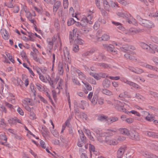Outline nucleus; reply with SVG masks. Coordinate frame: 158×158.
Here are the masks:
<instances>
[{"label": "nucleus", "instance_id": "obj_1", "mask_svg": "<svg viewBox=\"0 0 158 158\" xmlns=\"http://www.w3.org/2000/svg\"><path fill=\"white\" fill-rule=\"evenodd\" d=\"M116 131V130L115 129H108L106 132H102V130L99 129H96L95 131L98 140L100 142H102L103 141L105 136H111L113 135V133H114Z\"/></svg>", "mask_w": 158, "mask_h": 158}, {"label": "nucleus", "instance_id": "obj_2", "mask_svg": "<svg viewBox=\"0 0 158 158\" xmlns=\"http://www.w3.org/2000/svg\"><path fill=\"white\" fill-rule=\"evenodd\" d=\"M53 12L55 14L57 12L59 16L61 17L62 15V8L61 6V2L60 1H57L54 3L53 8Z\"/></svg>", "mask_w": 158, "mask_h": 158}, {"label": "nucleus", "instance_id": "obj_3", "mask_svg": "<svg viewBox=\"0 0 158 158\" xmlns=\"http://www.w3.org/2000/svg\"><path fill=\"white\" fill-rule=\"evenodd\" d=\"M53 87H56V89H58V93H60V90L62 89L63 86V81L61 78H60L58 77H56L55 79V81L52 83Z\"/></svg>", "mask_w": 158, "mask_h": 158}, {"label": "nucleus", "instance_id": "obj_4", "mask_svg": "<svg viewBox=\"0 0 158 158\" xmlns=\"http://www.w3.org/2000/svg\"><path fill=\"white\" fill-rule=\"evenodd\" d=\"M77 29L76 28L74 29L72 31L73 33H71L70 35V38L73 40H74V43L77 44H78L82 45L84 44V41L81 39L79 38L76 36V32Z\"/></svg>", "mask_w": 158, "mask_h": 158}, {"label": "nucleus", "instance_id": "obj_5", "mask_svg": "<svg viewBox=\"0 0 158 158\" xmlns=\"http://www.w3.org/2000/svg\"><path fill=\"white\" fill-rule=\"evenodd\" d=\"M36 69L37 73L39 75V78L40 80L43 82H45L46 79L44 77L42 74L41 72L43 74H47L48 72V70L45 67L40 68L38 67H36Z\"/></svg>", "mask_w": 158, "mask_h": 158}, {"label": "nucleus", "instance_id": "obj_6", "mask_svg": "<svg viewBox=\"0 0 158 158\" xmlns=\"http://www.w3.org/2000/svg\"><path fill=\"white\" fill-rule=\"evenodd\" d=\"M117 14L119 16L123 18L125 17L127 18V21L129 23H134L135 22V19H133L132 17H131L130 14L129 15H127V13L118 12Z\"/></svg>", "mask_w": 158, "mask_h": 158}, {"label": "nucleus", "instance_id": "obj_7", "mask_svg": "<svg viewBox=\"0 0 158 158\" xmlns=\"http://www.w3.org/2000/svg\"><path fill=\"white\" fill-rule=\"evenodd\" d=\"M102 30H98L96 36L97 37V40L99 41H106L110 39V35L107 34H104L101 37L99 36L102 34Z\"/></svg>", "mask_w": 158, "mask_h": 158}, {"label": "nucleus", "instance_id": "obj_8", "mask_svg": "<svg viewBox=\"0 0 158 158\" xmlns=\"http://www.w3.org/2000/svg\"><path fill=\"white\" fill-rule=\"evenodd\" d=\"M93 95V92H90L88 94L87 98L91 101V105L93 106H94L97 103L98 97L96 95H95L93 96V98H92Z\"/></svg>", "mask_w": 158, "mask_h": 158}, {"label": "nucleus", "instance_id": "obj_9", "mask_svg": "<svg viewBox=\"0 0 158 158\" xmlns=\"http://www.w3.org/2000/svg\"><path fill=\"white\" fill-rule=\"evenodd\" d=\"M115 108L118 110L124 112L125 113H128V110L126 109L123 108L124 104L120 101H115Z\"/></svg>", "mask_w": 158, "mask_h": 158}, {"label": "nucleus", "instance_id": "obj_10", "mask_svg": "<svg viewBox=\"0 0 158 158\" xmlns=\"http://www.w3.org/2000/svg\"><path fill=\"white\" fill-rule=\"evenodd\" d=\"M120 49L122 51L125 52H131L132 51L135 50V48L134 46L125 45L120 48Z\"/></svg>", "mask_w": 158, "mask_h": 158}, {"label": "nucleus", "instance_id": "obj_11", "mask_svg": "<svg viewBox=\"0 0 158 158\" xmlns=\"http://www.w3.org/2000/svg\"><path fill=\"white\" fill-rule=\"evenodd\" d=\"M88 17L89 18V19H88V18L86 17H84L82 18L81 20V26H85L88 23H89V24L91 23V22L89 21V19L90 20L91 19L92 16L90 15H89L88 16Z\"/></svg>", "mask_w": 158, "mask_h": 158}, {"label": "nucleus", "instance_id": "obj_12", "mask_svg": "<svg viewBox=\"0 0 158 158\" xmlns=\"http://www.w3.org/2000/svg\"><path fill=\"white\" fill-rule=\"evenodd\" d=\"M130 137L131 139L135 141H139V138L138 135V133L135 130H132L130 133Z\"/></svg>", "mask_w": 158, "mask_h": 158}, {"label": "nucleus", "instance_id": "obj_13", "mask_svg": "<svg viewBox=\"0 0 158 158\" xmlns=\"http://www.w3.org/2000/svg\"><path fill=\"white\" fill-rule=\"evenodd\" d=\"M105 142L107 144L110 145H115L118 143L115 139L110 138H106Z\"/></svg>", "mask_w": 158, "mask_h": 158}, {"label": "nucleus", "instance_id": "obj_14", "mask_svg": "<svg viewBox=\"0 0 158 158\" xmlns=\"http://www.w3.org/2000/svg\"><path fill=\"white\" fill-rule=\"evenodd\" d=\"M11 81L15 85L17 86H19L20 87H22L23 81L19 78L13 77L11 78Z\"/></svg>", "mask_w": 158, "mask_h": 158}, {"label": "nucleus", "instance_id": "obj_15", "mask_svg": "<svg viewBox=\"0 0 158 158\" xmlns=\"http://www.w3.org/2000/svg\"><path fill=\"white\" fill-rule=\"evenodd\" d=\"M141 24L144 26L147 27H152L153 26L152 23L149 21L142 19L140 21Z\"/></svg>", "mask_w": 158, "mask_h": 158}, {"label": "nucleus", "instance_id": "obj_16", "mask_svg": "<svg viewBox=\"0 0 158 158\" xmlns=\"http://www.w3.org/2000/svg\"><path fill=\"white\" fill-rule=\"evenodd\" d=\"M89 106V103L87 101L82 100L79 104V106L83 110L87 108Z\"/></svg>", "mask_w": 158, "mask_h": 158}, {"label": "nucleus", "instance_id": "obj_17", "mask_svg": "<svg viewBox=\"0 0 158 158\" xmlns=\"http://www.w3.org/2000/svg\"><path fill=\"white\" fill-rule=\"evenodd\" d=\"M131 54H126L124 55V56L125 58L127 59L131 60H134L135 59V55L136 54V52L134 51L131 52Z\"/></svg>", "mask_w": 158, "mask_h": 158}, {"label": "nucleus", "instance_id": "obj_18", "mask_svg": "<svg viewBox=\"0 0 158 158\" xmlns=\"http://www.w3.org/2000/svg\"><path fill=\"white\" fill-rule=\"evenodd\" d=\"M125 148L121 147L119 148L117 151V156L118 158H121L123 157V155L125 151Z\"/></svg>", "mask_w": 158, "mask_h": 158}, {"label": "nucleus", "instance_id": "obj_19", "mask_svg": "<svg viewBox=\"0 0 158 158\" xmlns=\"http://www.w3.org/2000/svg\"><path fill=\"white\" fill-rule=\"evenodd\" d=\"M118 131L121 134L123 135L127 136L130 135V131L126 128H120L118 129Z\"/></svg>", "mask_w": 158, "mask_h": 158}, {"label": "nucleus", "instance_id": "obj_20", "mask_svg": "<svg viewBox=\"0 0 158 158\" xmlns=\"http://www.w3.org/2000/svg\"><path fill=\"white\" fill-rule=\"evenodd\" d=\"M143 155L144 156L148 158H158V156L147 152H143Z\"/></svg>", "mask_w": 158, "mask_h": 158}, {"label": "nucleus", "instance_id": "obj_21", "mask_svg": "<svg viewBox=\"0 0 158 158\" xmlns=\"http://www.w3.org/2000/svg\"><path fill=\"white\" fill-rule=\"evenodd\" d=\"M143 116L145 118V119L148 121H151L153 120V117L149 113L146 111L143 112Z\"/></svg>", "mask_w": 158, "mask_h": 158}, {"label": "nucleus", "instance_id": "obj_22", "mask_svg": "<svg viewBox=\"0 0 158 158\" xmlns=\"http://www.w3.org/2000/svg\"><path fill=\"white\" fill-rule=\"evenodd\" d=\"M1 33L3 38L6 40H8L9 38V35L6 30L5 29H2Z\"/></svg>", "mask_w": 158, "mask_h": 158}, {"label": "nucleus", "instance_id": "obj_23", "mask_svg": "<svg viewBox=\"0 0 158 158\" xmlns=\"http://www.w3.org/2000/svg\"><path fill=\"white\" fill-rule=\"evenodd\" d=\"M58 73L60 75H62L64 73L63 64L62 62H60L58 64Z\"/></svg>", "mask_w": 158, "mask_h": 158}, {"label": "nucleus", "instance_id": "obj_24", "mask_svg": "<svg viewBox=\"0 0 158 158\" xmlns=\"http://www.w3.org/2000/svg\"><path fill=\"white\" fill-rule=\"evenodd\" d=\"M105 59V56L101 53H98L96 54L95 55V56L93 58V59L95 60H103Z\"/></svg>", "mask_w": 158, "mask_h": 158}, {"label": "nucleus", "instance_id": "obj_25", "mask_svg": "<svg viewBox=\"0 0 158 158\" xmlns=\"http://www.w3.org/2000/svg\"><path fill=\"white\" fill-rule=\"evenodd\" d=\"M102 84L104 87L108 88L110 85V81L108 79H106L103 81Z\"/></svg>", "mask_w": 158, "mask_h": 158}, {"label": "nucleus", "instance_id": "obj_26", "mask_svg": "<svg viewBox=\"0 0 158 158\" xmlns=\"http://www.w3.org/2000/svg\"><path fill=\"white\" fill-rule=\"evenodd\" d=\"M85 132L87 135L89 139L92 141H94V139L91 133L89 130L85 129Z\"/></svg>", "mask_w": 158, "mask_h": 158}, {"label": "nucleus", "instance_id": "obj_27", "mask_svg": "<svg viewBox=\"0 0 158 158\" xmlns=\"http://www.w3.org/2000/svg\"><path fill=\"white\" fill-rule=\"evenodd\" d=\"M8 122L10 124L15 123L17 122L22 124L21 121L19 119H14L13 118H11L8 120Z\"/></svg>", "mask_w": 158, "mask_h": 158}, {"label": "nucleus", "instance_id": "obj_28", "mask_svg": "<svg viewBox=\"0 0 158 158\" xmlns=\"http://www.w3.org/2000/svg\"><path fill=\"white\" fill-rule=\"evenodd\" d=\"M152 46H153L151 45V46H150L144 43H142L141 44V46L143 49H149V51L150 52V50L152 49Z\"/></svg>", "mask_w": 158, "mask_h": 158}, {"label": "nucleus", "instance_id": "obj_29", "mask_svg": "<svg viewBox=\"0 0 158 158\" xmlns=\"http://www.w3.org/2000/svg\"><path fill=\"white\" fill-rule=\"evenodd\" d=\"M64 56L66 59H67V58L68 60H69V52L67 48H65L64 49Z\"/></svg>", "mask_w": 158, "mask_h": 158}, {"label": "nucleus", "instance_id": "obj_30", "mask_svg": "<svg viewBox=\"0 0 158 158\" xmlns=\"http://www.w3.org/2000/svg\"><path fill=\"white\" fill-rule=\"evenodd\" d=\"M22 80L24 82L25 85L27 87L29 84V81L27 76L25 75H23L22 77Z\"/></svg>", "mask_w": 158, "mask_h": 158}, {"label": "nucleus", "instance_id": "obj_31", "mask_svg": "<svg viewBox=\"0 0 158 158\" xmlns=\"http://www.w3.org/2000/svg\"><path fill=\"white\" fill-rule=\"evenodd\" d=\"M89 74L96 79L98 80L100 79L99 73L98 74L94 72H90Z\"/></svg>", "mask_w": 158, "mask_h": 158}, {"label": "nucleus", "instance_id": "obj_32", "mask_svg": "<svg viewBox=\"0 0 158 158\" xmlns=\"http://www.w3.org/2000/svg\"><path fill=\"white\" fill-rule=\"evenodd\" d=\"M114 47L113 45H109V47L107 50L108 51H111L112 53L114 54L117 53V51H116L114 50Z\"/></svg>", "mask_w": 158, "mask_h": 158}, {"label": "nucleus", "instance_id": "obj_33", "mask_svg": "<svg viewBox=\"0 0 158 158\" xmlns=\"http://www.w3.org/2000/svg\"><path fill=\"white\" fill-rule=\"evenodd\" d=\"M72 71L73 72H75L78 73L79 76H81L82 77H85L84 74L82 72H81L80 70L75 68H73Z\"/></svg>", "mask_w": 158, "mask_h": 158}, {"label": "nucleus", "instance_id": "obj_34", "mask_svg": "<svg viewBox=\"0 0 158 158\" xmlns=\"http://www.w3.org/2000/svg\"><path fill=\"white\" fill-rule=\"evenodd\" d=\"M102 92L103 94L107 95L110 96L113 95L112 92L108 89H103L102 91Z\"/></svg>", "mask_w": 158, "mask_h": 158}, {"label": "nucleus", "instance_id": "obj_35", "mask_svg": "<svg viewBox=\"0 0 158 158\" xmlns=\"http://www.w3.org/2000/svg\"><path fill=\"white\" fill-rule=\"evenodd\" d=\"M23 103L24 105H31L30 99L28 98H26L23 101Z\"/></svg>", "mask_w": 158, "mask_h": 158}, {"label": "nucleus", "instance_id": "obj_36", "mask_svg": "<svg viewBox=\"0 0 158 158\" xmlns=\"http://www.w3.org/2000/svg\"><path fill=\"white\" fill-rule=\"evenodd\" d=\"M103 4L105 9L107 11H109L108 8L109 7V5L107 1L106 0H103Z\"/></svg>", "mask_w": 158, "mask_h": 158}, {"label": "nucleus", "instance_id": "obj_37", "mask_svg": "<svg viewBox=\"0 0 158 158\" xmlns=\"http://www.w3.org/2000/svg\"><path fill=\"white\" fill-rule=\"evenodd\" d=\"M118 118L117 117H113L107 119V121L109 123H113L118 120Z\"/></svg>", "mask_w": 158, "mask_h": 158}, {"label": "nucleus", "instance_id": "obj_38", "mask_svg": "<svg viewBox=\"0 0 158 158\" xmlns=\"http://www.w3.org/2000/svg\"><path fill=\"white\" fill-rule=\"evenodd\" d=\"M138 32V31L137 30L131 29L129 30L128 33L130 35H133L136 34Z\"/></svg>", "mask_w": 158, "mask_h": 158}, {"label": "nucleus", "instance_id": "obj_39", "mask_svg": "<svg viewBox=\"0 0 158 158\" xmlns=\"http://www.w3.org/2000/svg\"><path fill=\"white\" fill-rule=\"evenodd\" d=\"M128 113H126V114H129L130 113H131V114H133L136 115L138 117H140L141 116V115H140V114L138 112L136 111H135L134 110H131V111H129L128 110Z\"/></svg>", "mask_w": 158, "mask_h": 158}, {"label": "nucleus", "instance_id": "obj_40", "mask_svg": "<svg viewBox=\"0 0 158 158\" xmlns=\"http://www.w3.org/2000/svg\"><path fill=\"white\" fill-rule=\"evenodd\" d=\"M29 115V118L31 119L34 120L36 118L35 114L33 112L31 111L30 112Z\"/></svg>", "mask_w": 158, "mask_h": 158}, {"label": "nucleus", "instance_id": "obj_41", "mask_svg": "<svg viewBox=\"0 0 158 158\" xmlns=\"http://www.w3.org/2000/svg\"><path fill=\"white\" fill-rule=\"evenodd\" d=\"M74 10L72 7H71L69 8V14L72 15L73 17H76V15L74 14Z\"/></svg>", "mask_w": 158, "mask_h": 158}, {"label": "nucleus", "instance_id": "obj_42", "mask_svg": "<svg viewBox=\"0 0 158 158\" xmlns=\"http://www.w3.org/2000/svg\"><path fill=\"white\" fill-rule=\"evenodd\" d=\"M0 140H4L6 142L7 140V138L6 137V135L4 134H2L0 135Z\"/></svg>", "mask_w": 158, "mask_h": 158}, {"label": "nucleus", "instance_id": "obj_43", "mask_svg": "<svg viewBox=\"0 0 158 158\" xmlns=\"http://www.w3.org/2000/svg\"><path fill=\"white\" fill-rule=\"evenodd\" d=\"M28 133L27 134V135L31 139L32 138V137L35 138L36 139H38L37 137H35V135L32 134L31 132L29 131H28Z\"/></svg>", "mask_w": 158, "mask_h": 158}, {"label": "nucleus", "instance_id": "obj_44", "mask_svg": "<svg viewBox=\"0 0 158 158\" xmlns=\"http://www.w3.org/2000/svg\"><path fill=\"white\" fill-rule=\"evenodd\" d=\"M155 51H156L158 52V47H156L155 46H152V49L150 50V52L152 53H155Z\"/></svg>", "mask_w": 158, "mask_h": 158}, {"label": "nucleus", "instance_id": "obj_45", "mask_svg": "<svg viewBox=\"0 0 158 158\" xmlns=\"http://www.w3.org/2000/svg\"><path fill=\"white\" fill-rule=\"evenodd\" d=\"M79 49L78 45L74 44L73 47V50L75 52H77L78 51Z\"/></svg>", "mask_w": 158, "mask_h": 158}, {"label": "nucleus", "instance_id": "obj_46", "mask_svg": "<svg viewBox=\"0 0 158 158\" xmlns=\"http://www.w3.org/2000/svg\"><path fill=\"white\" fill-rule=\"evenodd\" d=\"M76 22V21L73 18L70 19L68 21V26H70Z\"/></svg>", "mask_w": 158, "mask_h": 158}, {"label": "nucleus", "instance_id": "obj_47", "mask_svg": "<svg viewBox=\"0 0 158 158\" xmlns=\"http://www.w3.org/2000/svg\"><path fill=\"white\" fill-rule=\"evenodd\" d=\"M134 121V119L131 118H127L125 119L126 122L128 124H131Z\"/></svg>", "mask_w": 158, "mask_h": 158}, {"label": "nucleus", "instance_id": "obj_48", "mask_svg": "<svg viewBox=\"0 0 158 158\" xmlns=\"http://www.w3.org/2000/svg\"><path fill=\"white\" fill-rule=\"evenodd\" d=\"M147 134L148 136L150 137H155L156 136V134L153 132H147Z\"/></svg>", "mask_w": 158, "mask_h": 158}, {"label": "nucleus", "instance_id": "obj_49", "mask_svg": "<svg viewBox=\"0 0 158 158\" xmlns=\"http://www.w3.org/2000/svg\"><path fill=\"white\" fill-rule=\"evenodd\" d=\"M143 72V70L142 69H139L138 68H136L135 69V73H136L140 74Z\"/></svg>", "mask_w": 158, "mask_h": 158}, {"label": "nucleus", "instance_id": "obj_50", "mask_svg": "<svg viewBox=\"0 0 158 158\" xmlns=\"http://www.w3.org/2000/svg\"><path fill=\"white\" fill-rule=\"evenodd\" d=\"M4 103L5 105V106H7V107L10 108V109H13V106L12 105L10 104L8 102L4 101Z\"/></svg>", "mask_w": 158, "mask_h": 158}, {"label": "nucleus", "instance_id": "obj_51", "mask_svg": "<svg viewBox=\"0 0 158 158\" xmlns=\"http://www.w3.org/2000/svg\"><path fill=\"white\" fill-rule=\"evenodd\" d=\"M131 84H130V85L133 86L135 88H136L137 89H140L141 88L140 87L139 85L136 83H135L132 82H131Z\"/></svg>", "mask_w": 158, "mask_h": 158}, {"label": "nucleus", "instance_id": "obj_52", "mask_svg": "<svg viewBox=\"0 0 158 158\" xmlns=\"http://www.w3.org/2000/svg\"><path fill=\"white\" fill-rule=\"evenodd\" d=\"M98 104L99 105H102L104 103V100L102 98H98Z\"/></svg>", "mask_w": 158, "mask_h": 158}, {"label": "nucleus", "instance_id": "obj_53", "mask_svg": "<svg viewBox=\"0 0 158 158\" xmlns=\"http://www.w3.org/2000/svg\"><path fill=\"white\" fill-rule=\"evenodd\" d=\"M99 120L101 121H105L107 120L106 117L104 116H101L98 118Z\"/></svg>", "mask_w": 158, "mask_h": 158}, {"label": "nucleus", "instance_id": "obj_54", "mask_svg": "<svg viewBox=\"0 0 158 158\" xmlns=\"http://www.w3.org/2000/svg\"><path fill=\"white\" fill-rule=\"evenodd\" d=\"M82 82L84 83V84L85 85V87L89 91H90L92 90V87L91 86L89 85L88 84H86L84 83L83 81Z\"/></svg>", "mask_w": 158, "mask_h": 158}, {"label": "nucleus", "instance_id": "obj_55", "mask_svg": "<svg viewBox=\"0 0 158 158\" xmlns=\"http://www.w3.org/2000/svg\"><path fill=\"white\" fill-rule=\"evenodd\" d=\"M61 142L64 144H67L69 142L68 140L67 139L64 138H61Z\"/></svg>", "mask_w": 158, "mask_h": 158}, {"label": "nucleus", "instance_id": "obj_56", "mask_svg": "<svg viewBox=\"0 0 158 158\" xmlns=\"http://www.w3.org/2000/svg\"><path fill=\"white\" fill-rule=\"evenodd\" d=\"M17 111L21 115H23L24 112L23 110L20 107H18L17 109Z\"/></svg>", "mask_w": 158, "mask_h": 158}, {"label": "nucleus", "instance_id": "obj_57", "mask_svg": "<svg viewBox=\"0 0 158 158\" xmlns=\"http://www.w3.org/2000/svg\"><path fill=\"white\" fill-rule=\"evenodd\" d=\"M112 23L116 26H119L118 28L120 29L121 28V24L119 23L116 22H112Z\"/></svg>", "mask_w": 158, "mask_h": 158}, {"label": "nucleus", "instance_id": "obj_58", "mask_svg": "<svg viewBox=\"0 0 158 158\" xmlns=\"http://www.w3.org/2000/svg\"><path fill=\"white\" fill-rule=\"evenodd\" d=\"M69 5L68 1H63V6L64 8H67Z\"/></svg>", "mask_w": 158, "mask_h": 158}, {"label": "nucleus", "instance_id": "obj_59", "mask_svg": "<svg viewBox=\"0 0 158 158\" xmlns=\"http://www.w3.org/2000/svg\"><path fill=\"white\" fill-rule=\"evenodd\" d=\"M19 8L18 6H15L14 7L13 12L14 13H17L19 10Z\"/></svg>", "mask_w": 158, "mask_h": 158}, {"label": "nucleus", "instance_id": "obj_60", "mask_svg": "<svg viewBox=\"0 0 158 158\" xmlns=\"http://www.w3.org/2000/svg\"><path fill=\"white\" fill-rule=\"evenodd\" d=\"M109 77L110 79L114 80H117L120 79V77L119 76H116L115 77L110 76Z\"/></svg>", "mask_w": 158, "mask_h": 158}, {"label": "nucleus", "instance_id": "obj_61", "mask_svg": "<svg viewBox=\"0 0 158 158\" xmlns=\"http://www.w3.org/2000/svg\"><path fill=\"white\" fill-rule=\"evenodd\" d=\"M36 86L37 89L40 91H41L42 90V86L39 83H37L36 84Z\"/></svg>", "mask_w": 158, "mask_h": 158}, {"label": "nucleus", "instance_id": "obj_62", "mask_svg": "<svg viewBox=\"0 0 158 158\" xmlns=\"http://www.w3.org/2000/svg\"><path fill=\"white\" fill-rule=\"evenodd\" d=\"M0 108L2 109V110L3 112L6 113L7 112V110L6 108L3 105H2L0 106Z\"/></svg>", "mask_w": 158, "mask_h": 158}, {"label": "nucleus", "instance_id": "obj_63", "mask_svg": "<svg viewBox=\"0 0 158 158\" xmlns=\"http://www.w3.org/2000/svg\"><path fill=\"white\" fill-rule=\"evenodd\" d=\"M122 81L125 83H126L130 85L131 81H130L125 78H123Z\"/></svg>", "mask_w": 158, "mask_h": 158}, {"label": "nucleus", "instance_id": "obj_64", "mask_svg": "<svg viewBox=\"0 0 158 158\" xmlns=\"http://www.w3.org/2000/svg\"><path fill=\"white\" fill-rule=\"evenodd\" d=\"M51 132L53 135L55 137H57L58 136V132L54 130H51Z\"/></svg>", "mask_w": 158, "mask_h": 158}]
</instances>
